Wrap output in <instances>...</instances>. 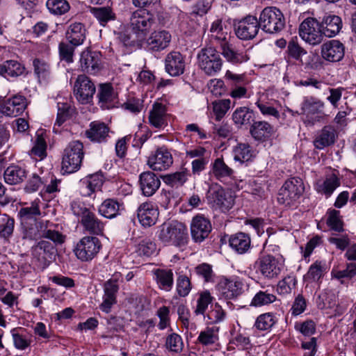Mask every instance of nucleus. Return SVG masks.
I'll list each match as a JSON object with an SVG mask.
<instances>
[{
	"label": "nucleus",
	"mask_w": 356,
	"mask_h": 356,
	"mask_svg": "<svg viewBox=\"0 0 356 356\" xmlns=\"http://www.w3.org/2000/svg\"><path fill=\"white\" fill-rule=\"evenodd\" d=\"M86 30L81 23H74L70 25L66 32L67 42L73 46L82 44L86 39Z\"/></svg>",
	"instance_id": "obj_28"
},
{
	"label": "nucleus",
	"mask_w": 356,
	"mask_h": 356,
	"mask_svg": "<svg viewBox=\"0 0 356 356\" xmlns=\"http://www.w3.org/2000/svg\"><path fill=\"white\" fill-rule=\"evenodd\" d=\"M13 344L15 348L24 350L29 348L32 343L31 334L24 332L22 328H14L10 331Z\"/></svg>",
	"instance_id": "obj_36"
},
{
	"label": "nucleus",
	"mask_w": 356,
	"mask_h": 356,
	"mask_svg": "<svg viewBox=\"0 0 356 356\" xmlns=\"http://www.w3.org/2000/svg\"><path fill=\"white\" fill-rule=\"evenodd\" d=\"M156 244L150 240H143L137 246L136 252L140 256L150 257L156 253Z\"/></svg>",
	"instance_id": "obj_62"
},
{
	"label": "nucleus",
	"mask_w": 356,
	"mask_h": 356,
	"mask_svg": "<svg viewBox=\"0 0 356 356\" xmlns=\"http://www.w3.org/2000/svg\"><path fill=\"white\" fill-rule=\"evenodd\" d=\"M334 141V128L325 127L321 134L314 140V145L318 149H323Z\"/></svg>",
	"instance_id": "obj_49"
},
{
	"label": "nucleus",
	"mask_w": 356,
	"mask_h": 356,
	"mask_svg": "<svg viewBox=\"0 0 356 356\" xmlns=\"http://www.w3.org/2000/svg\"><path fill=\"white\" fill-rule=\"evenodd\" d=\"M197 58L199 67L208 76H216L222 70L223 60L219 52L213 47L202 49Z\"/></svg>",
	"instance_id": "obj_2"
},
{
	"label": "nucleus",
	"mask_w": 356,
	"mask_h": 356,
	"mask_svg": "<svg viewBox=\"0 0 356 356\" xmlns=\"http://www.w3.org/2000/svg\"><path fill=\"white\" fill-rule=\"evenodd\" d=\"M165 346L169 351L179 353L183 349L184 343L181 336L173 332L166 337Z\"/></svg>",
	"instance_id": "obj_53"
},
{
	"label": "nucleus",
	"mask_w": 356,
	"mask_h": 356,
	"mask_svg": "<svg viewBox=\"0 0 356 356\" xmlns=\"http://www.w3.org/2000/svg\"><path fill=\"white\" fill-rule=\"evenodd\" d=\"M334 293L332 289H327L321 292L318 296L317 302L318 307L322 310H332L334 306L333 303Z\"/></svg>",
	"instance_id": "obj_54"
},
{
	"label": "nucleus",
	"mask_w": 356,
	"mask_h": 356,
	"mask_svg": "<svg viewBox=\"0 0 356 356\" xmlns=\"http://www.w3.org/2000/svg\"><path fill=\"white\" fill-rule=\"evenodd\" d=\"M304 192V184L300 179L292 178L285 181L280 190L277 201L286 207L294 205Z\"/></svg>",
	"instance_id": "obj_7"
},
{
	"label": "nucleus",
	"mask_w": 356,
	"mask_h": 356,
	"mask_svg": "<svg viewBox=\"0 0 356 356\" xmlns=\"http://www.w3.org/2000/svg\"><path fill=\"white\" fill-rule=\"evenodd\" d=\"M260 27L266 33H275L283 29L285 19L282 13L276 7H266L258 20Z\"/></svg>",
	"instance_id": "obj_5"
},
{
	"label": "nucleus",
	"mask_w": 356,
	"mask_h": 356,
	"mask_svg": "<svg viewBox=\"0 0 356 356\" xmlns=\"http://www.w3.org/2000/svg\"><path fill=\"white\" fill-rule=\"evenodd\" d=\"M211 231L210 220L203 215L194 216L191 222V234L196 243H201L208 237Z\"/></svg>",
	"instance_id": "obj_16"
},
{
	"label": "nucleus",
	"mask_w": 356,
	"mask_h": 356,
	"mask_svg": "<svg viewBox=\"0 0 356 356\" xmlns=\"http://www.w3.org/2000/svg\"><path fill=\"white\" fill-rule=\"evenodd\" d=\"M252 118L253 112L245 106L237 108L232 114L234 123L238 126L250 124Z\"/></svg>",
	"instance_id": "obj_44"
},
{
	"label": "nucleus",
	"mask_w": 356,
	"mask_h": 356,
	"mask_svg": "<svg viewBox=\"0 0 356 356\" xmlns=\"http://www.w3.org/2000/svg\"><path fill=\"white\" fill-rule=\"evenodd\" d=\"M154 23V15L146 9L134 11L129 19V28L136 40L145 38Z\"/></svg>",
	"instance_id": "obj_3"
},
{
	"label": "nucleus",
	"mask_w": 356,
	"mask_h": 356,
	"mask_svg": "<svg viewBox=\"0 0 356 356\" xmlns=\"http://www.w3.org/2000/svg\"><path fill=\"white\" fill-rule=\"evenodd\" d=\"M122 280V275L116 273L104 283L102 302L99 305V309L103 312L106 314L110 313L113 306L117 303L119 282Z\"/></svg>",
	"instance_id": "obj_8"
},
{
	"label": "nucleus",
	"mask_w": 356,
	"mask_h": 356,
	"mask_svg": "<svg viewBox=\"0 0 356 356\" xmlns=\"http://www.w3.org/2000/svg\"><path fill=\"white\" fill-rule=\"evenodd\" d=\"M260 273L268 279L277 277L284 266V259L282 255L276 257L270 254L264 255L258 260Z\"/></svg>",
	"instance_id": "obj_9"
},
{
	"label": "nucleus",
	"mask_w": 356,
	"mask_h": 356,
	"mask_svg": "<svg viewBox=\"0 0 356 356\" xmlns=\"http://www.w3.org/2000/svg\"><path fill=\"white\" fill-rule=\"evenodd\" d=\"M47 7L55 15H63L70 9V5L66 0H47Z\"/></svg>",
	"instance_id": "obj_57"
},
{
	"label": "nucleus",
	"mask_w": 356,
	"mask_h": 356,
	"mask_svg": "<svg viewBox=\"0 0 356 356\" xmlns=\"http://www.w3.org/2000/svg\"><path fill=\"white\" fill-rule=\"evenodd\" d=\"M277 322L275 316L272 313H266L259 315L254 323L255 327L259 330H268Z\"/></svg>",
	"instance_id": "obj_51"
},
{
	"label": "nucleus",
	"mask_w": 356,
	"mask_h": 356,
	"mask_svg": "<svg viewBox=\"0 0 356 356\" xmlns=\"http://www.w3.org/2000/svg\"><path fill=\"white\" fill-rule=\"evenodd\" d=\"M323 104L319 100L312 97H305L302 103L301 109L304 114L307 115L321 113Z\"/></svg>",
	"instance_id": "obj_48"
},
{
	"label": "nucleus",
	"mask_w": 356,
	"mask_h": 356,
	"mask_svg": "<svg viewBox=\"0 0 356 356\" xmlns=\"http://www.w3.org/2000/svg\"><path fill=\"white\" fill-rule=\"evenodd\" d=\"M218 327H207L204 330L200 332L197 337V341L203 346L214 344L218 341Z\"/></svg>",
	"instance_id": "obj_42"
},
{
	"label": "nucleus",
	"mask_w": 356,
	"mask_h": 356,
	"mask_svg": "<svg viewBox=\"0 0 356 356\" xmlns=\"http://www.w3.org/2000/svg\"><path fill=\"white\" fill-rule=\"evenodd\" d=\"M90 11L99 24L104 26L115 17V13L109 7L92 8Z\"/></svg>",
	"instance_id": "obj_46"
},
{
	"label": "nucleus",
	"mask_w": 356,
	"mask_h": 356,
	"mask_svg": "<svg viewBox=\"0 0 356 356\" xmlns=\"http://www.w3.org/2000/svg\"><path fill=\"white\" fill-rule=\"evenodd\" d=\"M170 308L166 306L159 307L156 315L159 319L157 327L160 330H163L170 326Z\"/></svg>",
	"instance_id": "obj_58"
},
{
	"label": "nucleus",
	"mask_w": 356,
	"mask_h": 356,
	"mask_svg": "<svg viewBox=\"0 0 356 356\" xmlns=\"http://www.w3.org/2000/svg\"><path fill=\"white\" fill-rule=\"evenodd\" d=\"M81 222L84 229L92 234H99L104 229V224L90 211L84 216Z\"/></svg>",
	"instance_id": "obj_35"
},
{
	"label": "nucleus",
	"mask_w": 356,
	"mask_h": 356,
	"mask_svg": "<svg viewBox=\"0 0 356 356\" xmlns=\"http://www.w3.org/2000/svg\"><path fill=\"white\" fill-rule=\"evenodd\" d=\"M231 101L229 99H220L212 102L213 111L216 120H220L230 108Z\"/></svg>",
	"instance_id": "obj_56"
},
{
	"label": "nucleus",
	"mask_w": 356,
	"mask_h": 356,
	"mask_svg": "<svg viewBox=\"0 0 356 356\" xmlns=\"http://www.w3.org/2000/svg\"><path fill=\"white\" fill-rule=\"evenodd\" d=\"M326 273L327 266L325 263L316 261L309 266L307 273L304 275V282L308 284L317 282Z\"/></svg>",
	"instance_id": "obj_32"
},
{
	"label": "nucleus",
	"mask_w": 356,
	"mask_h": 356,
	"mask_svg": "<svg viewBox=\"0 0 356 356\" xmlns=\"http://www.w3.org/2000/svg\"><path fill=\"white\" fill-rule=\"evenodd\" d=\"M316 189L318 193L330 197L334 191V177H330L323 181H318L316 185Z\"/></svg>",
	"instance_id": "obj_63"
},
{
	"label": "nucleus",
	"mask_w": 356,
	"mask_h": 356,
	"mask_svg": "<svg viewBox=\"0 0 356 356\" xmlns=\"http://www.w3.org/2000/svg\"><path fill=\"white\" fill-rule=\"evenodd\" d=\"M234 159L241 163L251 161L257 154L256 151L248 143H239L233 149Z\"/></svg>",
	"instance_id": "obj_33"
},
{
	"label": "nucleus",
	"mask_w": 356,
	"mask_h": 356,
	"mask_svg": "<svg viewBox=\"0 0 356 356\" xmlns=\"http://www.w3.org/2000/svg\"><path fill=\"white\" fill-rule=\"evenodd\" d=\"M15 220L7 214H0V236L5 238L11 236L14 230Z\"/></svg>",
	"instance_id": "obj_55"
},
{
	"label": "nucleus",
	"mask_w": 356,
	"mask_h": 356,
	"mask_svg": "<svg viewBox=\"0 0 356 356\" xmlns=\"http://www.w3.org/2000/svg\"><path fill=\"white\" fill-rule=\"evenodd\" d=\"M250 133L255 140L266 141L274 134L275 129L267 122L258 121L252 125Z\"/></svg>",
	"instance_id": "obj_27"
},
{
	"label": "nucleus",
	"mask_w": 356,
	"mask_h": 356,
	"mask_svg": "<svg viewBox=\"0 0 356 356\" xmlns=\"http://www.w3.org/2000/svg\"><path fill=\"white\" fill-rule=\"evenodd\" d=\"M33 66L35 73L40 81H46L49 77V65L47 62L36 58L33 60Z\"/></svg>",
	"instance_id": "obj_60"
},
{
	"label": "nucleus",
	"mask_w": 356,
	"mask_h": 356,
	"mask_svg": "<svg viewBox=\"0 0 356 356\" xmlns=\"http://www.w3.org/2000/svg\"><path fill=\"white\" fill-rule=\"evenodd\" d=\"M76 99L81 104L90 102L95 92V86L92 81L86 75L78 76L74 87Z\"/></svg>",
	"instance_id": "obj_13"
},
{
	"label": "nucleus",
	"mask_w": 356,
	"mask_h": 356,
	"mask_svg": "<svg viewBox=\"0 0 356 356\" xmlns=\"http://www.w3.org/2000/svg\"><path fill=\"white\" fill-rule=\"evenodd\" d=\"M41 212L36 202H33L30 206L22 207L18 212V216L22 225H27L29 221L35 222L36 218Z\"/></svg>",
	"instance_id": "obj_38"
},
{
	"label": "nucleus",
	"mask_w": 356,
	"mask_h": 356,
	"mask_svg": "<svg viewBox=\"0 0 356 356\" xmlns=\"http://www.w3.org/2000/svg\"><path fill=\"white\" fill-rule=\"evenodd\" d=\"M355 277H356V263L354 262L348 263L346 269L335 273V279L345 289L348 288L350 280Z\"/></svg>",
	"instance_id": "obj_41"
},
{
	"label": "nucleus",
	"mask_w": 356,
	"mask_h": 356,
	"mask_svg": "<svg viewBox=\"0 0 356 356\" xmlns=\"http://www.w3.org/2000/svg\"><path fill=\"white\" fill-rule=\"evenodd\" d=\"M171 34L165 30L152 32L147 38V47L152 51H159L167 48L171 41Z\"/></svg>",
	"instance_id": "obj_20"
},
{
	"label": "nucleus",
	"mask_w": 356,
	"mask_h": 356,
	"mask_svg": "<svg viewBox=\"0 0 356 356\" xmlns=\"http://www.w3.org/2000/svg\"><path fill=\"white\" fill-rule=\"evenodd\" d=\"M24 226V238H28L30 240H36L40 237H44L51 240L54 243H62L64 242L65 237L57 231L54 230H44L40 231L38 229V225L36 222L34 225H31L30 227Z\"/></svg>",
	"instance_id": "obj_17"
},
{
	"label": "nucleus",
	"mask_w": 356,
	"mask_h": 356,
	"mask_svg": "<svg viewBox=\"0 0 356 356\" xmlns=\"http://www.w3.org/2000/svg\"><path fill=\"white\" fill-rule=\"evenodd\" d=\"M173 163L171 153L165 147H161L152 152L147 159L148 166L153 170L162 171L168 169Z\"/></svg>",
	"instance_id": "obj_14"
},
{
	"label": "nucleus",
	"mask_w": 356,
	"mask_h": 356,
	"mask_svg": "<svg viewBox=\"0 0 356 356\" xmlns=\"http://www.w3.org/2000/svg\"><path fill=\"white\" fill-rule=\"evenodd\" d=\"M140 188L145 196H151L156 193L161 185L159 178L152 172H145L139 177Z\"/></svg>",
	"instance_id": "obj_25"
},
{
	"label": "nucleus",
	"mask_w": 356,
	"mask_h": 356,
	"mask_svg": "<svg viewBox=\"0 0 356 356\" xmlns=\"http://www.w3.org/2000/svg\"><path fill=\"white\" fill-rule=\"evenodd\" d=\"M299 33L303 40L312 45L319 44L323 35L319 22L312 17H308L301 23Z\"/></svg>",
	"instance_id": "obj_11"
},
{
	"label": "nucleus",
	"mask_w": 356,
	"mask_h": 356,
	"mask_svg": "<svg viewBox=\"0 0 356 356\" xmlns=\"http://www.w3.org/2000/svg\"><path fill=\"white\" fill-rule=\"evenodd\" d=\"M317 226L323 232L334 230V209H329L326 215L318 222Z\"/></svg>",
	"instance_id": "obj_64"
},
{
	"label": "nucleus",
	"mask_w": 356,
	"mask_h": 356,
	"mask_svg": "<svg viewBox=\"0 0 356 356\" xmlns=\"http://www.w3.org/2000/svg\"><path fill=\"white\" fill-rule=\"evenodd\" d=\"M210 33L211 38L215 40L220 41L221 43L227 42L226 41L227 32L221 19H216L212 22Z\"/></svg>",
	"instance_id": "obj_50"
},
{
	"label": "nucleus",
	"mask_w": 356,
	"mask_h": 356,
	"mask_svg": "<svg viewBox=\"0 0 356 356\" xmlns=\"http://www.w3.org/2000/svg\"><path fill=\"white\" fill-rule=\"evenodd\" d=\"M140 223L145 227H151L156 222L159 217V210L150 202L142 204L137 211Z\"/></svg>",
	"instance_id": "obj_21"
},
{
	"label": "nucleus",
	"mask_w": 356,
	"mask_h": 356,
	"mask_svg": "<svg viewBox=\"0 0 356 356\" xmlns=\"http://www.w3.org/2000/svg\"><path fill=\"white\" fill-rule=\"evenodd\" d=\"M57 118L55 125L61 126L72 114L73 108L67 99H58L57 101Z\"/></svg>",
	"instance_id": "obj_39"
},
{
	"label": "nucleus",
	"mask_w": 356,
	"mask_h": 356,
	"mask_svg": "<svg viewBox=\"0 0 356 356\" xmlns=\"http://www.w3.org/2000/svg\"><path fill=\"white\" fill-rule=\"evenodd\" d=\"M84 156L83 143L79 140L70 142L64 149L62 169L66 173L77 171L81 165Z\"/></svg>",
	"instance_id": "obj_4"
},
{
	"label": "nucleus",
	"mask_w": 356,
	"mask_h": 356,
	"mask_svg": "<svg viewBox=\"0 0 356 356\" xmlns=\"http://www.w3.org/2000/svg\"><path fill=\"white\" fill-rule=\"evenodd\" d=\"M109 128L104 122H92L90 129L86 131V135L91 141L102 143L106 141L109 136Z\"/></svg>",
	"instance_id": "obj_26"
},
{
	"label": "nucleus",
	"mask_w": 356,
	"mask_h": 356,
	"mask_svg": "<svg viewBox=\"0 0 356 356\" xmlns=\"http://www.w3.org/2000/svg\"><path fill=\"white\" fill-rule=\"evenodd\" d=\"M219 290L227 299H232L238 296L243 289V284L239 280H225L219 283Z\"/></svg>",
	"instance_id": "obj_29"
},
{
	"label": "nucleus",
	"mask_w": 356,
	"mask_h": 356,
	"mask_svg": "<svg viewBox=\"0 0 356 356\" xmlns=\"http://www.w3.org/2000/svg\"><path fill=\"white\" fill-rule=\"evenodd\" d=\"M276 300L275 296L266 291H259L255 294L251 301V305L254 307H261L265 305L270 304Z\"/></svg>",
	"instance_id": "obj_59"
},
{
	"label": "nucleus",
	"mask_w": 356,
	"mask_h": 356,
	"mask_svg": "<svg viewBox=\"0 0 356 356\" xmlns=\"http://www.w3.org/2000/svg\"><path fill=\"white\" fill-rule=\"evenodd\" d=\"M149 124L156 129H163L168 125L167 108L165 105L155 102L149 113Z\"/></svg>",
	"instance_id": "obj_24"
},
{
	"label": "nucleus",
	"mask_w": 356,
	"mask_h": 356,
	"mask_svg": "<svg viewBox=\"0 0 356 356\" xmlns=\"http://www.w3.org/2000/svg\"><path fill=\"white\" fill-rule=\"evenodd\" d=\"M220 53L227 62L234 65H239L250 60L246 49H236L228 42L220 43Z\"/></svg>",
	"instance_id": "obj_19"
},
{
	"label": "nucleus",
	"mask_w": 356,
	"mask_h": 356,
	"mask_svg": "<svg viewBox=\"0 0 356 356\" xmlns=\"http://www.w3.org/2000/svg\"><path fill=\"white\" fill-rule=\"evenodd\" d=\"M208 203L223 212L229 211L234 204V197L218 184H211L207 194Z\"/></svg>",
	"instance_id": "obj_6"
},
{
	"label": "nucleus",
	"mask_w": 356,
	"mask_h": 356,
	"mask_svg": "<svg viewBox=\"0 0 356 356\" xmlns=\"http://www.w3.org/2000/svg\"><path fill=\"white\" fill-rule=\"evenodd\" d=\"M81 70L90 74H97L102 68V54L99 51L84 50L79 59Z\"/></svg>",
	"instance_id": "obj_15"
},
{
	"label": "nucleus",
	"mask_w": 356,
	"mask_h": 356,
	"mask_svg": "<svg viewBox=\"0 0 356 356\" xmlns=\"http://www.w3.org/2000/svg\"><path fill=\"white\" fill-rule=\"evenodd\" d=\"M185 62L178 51H171L165 58V69L170 76H177L184 73Z\"/></svg>",
	"instance_id": "obj_23"
},
{
	"label": "nucleus",
	"mask_w": 356,
	"mask_h": 356,
	"mask_svg": "<svg viewBox=\"0 0 356 356\" xmlns=\"http://www.w3.org/2000/svg\"><path fill=\"white\" fill-rule=\"evenodd\" d=\"M26 106V98L22 95H16L1 103L0 112L6 116L16 117L24 112Z\"/></svg>",
	"instance_id": "obj_18"
},
{
	"label": "nucleus",
	"mask_w": 356,
	"mask_h": 356,
	"mask_svg": "<svg viewBox=\"0 0 356 356\" xmlns=\"http://www.w3.org/2000/svg\"><path fill=\"white\" fill-rule=\"evenodd\" d=\"M101 248L99 240L94 236H85L76 244L74 251L76 257L82 261L92 260Z\"/></svg>",
	"instance_id": "obj_10"
},
{
	"label": "nucleus",
	"mask_w": 356,
	"mask_h": 356,
	"mask_svg": "<svg viewBox=\"0 0 356 356\" xmlns=\"http://www.w3.org/2000/svg\"><path fill=\"white\" fill-rule=\"evenodd\" d=\"M188 173L186 171L177 172L165 177V183L172 186H182L188 179Z\"/></svg>",
	"instance_id": "obj_61"
},
{
	"label": "nucleus",
	"mask_w": 356,
	"mask_h": 356,
	"mask_svg": "<svg viewBox=\"0 0 356 356\" xmlns=\"http://www.w3.org/2000/svg\"><path fill=\"white\" fill-rule=\"evenodd\" d=\"M123 206L113 199L104 200L99 207V213L105 218H113L120 213Z\"/></svg>",
	"instance_id": "obj_37"
},
{
	"label": "nucleus",
	"mask_w": 356,
	"mask_h": 356,
	"mask_svg": "<svg viewBox=\"0 0 356 356\" xmlns=\"http://www.w3.org/2000/svg\"><path fill=\"white\" fill-rule=\"evenodd\" d=\"M213 298L209 291H204L201 293L197 300L196 306L194 309V314L196 316L203 315L204 316L205 312L208 309L209 305L211 304Z\"/></svg>",
	"instance_id": "obj_52"
},
{
	"label": "nucleus",
	"mask_w": 356,
	"mask_h": 356,
	"mask_svg": "<svg viewBox=\"0 0 356 356\" xmlns=\"http://www.w3.org/2000/svg\"><path fill=\"white\" fill-rule=\"evenodd\" d=\"M97 97L99 105L103 109H111L115 107L118 104V94L110 83L99 85Z\"/></svg>",
	"instance_id": "obj_22"
},
{
	"label": "nucleus",
	"mask_w": 356,
	"mask_h": 356,
	"mask_svg": "<svg viewBox=\"0 0 356 356\" xmlns=\"http://www.w3.org/2000/svg\"><path fill=\"white\" fill-rule=\"evenodd\" d=\"M225 312L218 303L211 305L210 309L204 318L207 323H218L224 321L225 318Z\"/></svg>",
	"instance_id": "obj_45"
},
{
	"label": "nucleus",
	"mask_w": 356,
	"mask_h": 356,
	"mask_svg": "<svg viewBox=\"0 0 356 356\" xmlns=\"http://www.w3.org/2000/svg\"><path fill=\"white\" fill-rule=\"evenodd\" d=\"M25 67L17 60H9L0 65V75L5 78H15L25 73Z\"/></svg>",
	"instance_id": "obj_30"
},
{
	"label": "nucleus",
	"mask_w": 356,
	"mask_h": 356,
	"mask_svg": "<svg viewBox=\"0 0 356 356\" xmlns=\"http://www.w3.org/2000/svg\"><path fill=\"white\" fill-rule=\"evenodd\" d=\"M26 176V170L17 165L9 166L4 172L5 181L11 185L21 183Z\"/></svg>",
	"instance_id": "obj_40"
},
{
	"label": "nucleus",
	"mask_w": 356,
	"mask_h": 356,
	"mask_svg": "<svg viewBox=\"0 0 356 356\" xmlns=\"http://www.w3.org/2000/svg\"><path fill=\"white\" fill-rule=\"evenodd\" d=\"M159 238L165 244L181 246L186 243L188 232L186 226L178 221H172L161 225Z\"/></svg>",
	"instance_id": "obj_1"
},
{
	"label": "nucleus",
	"mask_w": 356,
	"mask_h": 356,
	"mask_svg": "<svg viewBox=\"0 0 356 356\" xmlns=\"http://www.w3.org/2000/svg\"><path fill=\"white\" fill-rule=\"evenodd\" d=\"M211 172L218 179L230 177L234 171L229 168L222 159H216L213 165Z\"/></svg>",
	"instance_id": "obj_43"
},
{
	"label": "nucleus",
	"mask_w": 356,
	"mask_h": 356,
	"mask_svg": "<svg viewBox=\"0 0 356 356\" xmlns=\"http://www.w3.org/2000/svg\"><path fill=\"white\" fill-rule=\"evenodd\" d=\"M33 252L44 260H49L52 259L55 248L51 243L42 240L33 248Z\"/></svg>",
	"instance_id": "obj_47"
},
{
	"label": "nucleus",
	"mask_w": 356,
	"mask_h": 356,
	"mask_svg": "<svg viewBox=\"0 0 356 356\" xmlns=\"http://www.w3.org/2000/svg\"><path fill=\"white\" fill-rule=\"evenodd\" d=\"M153 273L159 289L166 291L172 289L173 286V273L171 270L156 269Z\"/></svg>",
	"instance_id": "obj_34"
},
{
	"label": "nucleus",
	"mask_w": 356,
	"mask_h": 356,
	"mask_svg": "<svg viewBox=\"0 0 356 356\" xmlns=\"http://www.w3.org/2000/svg\"><path fill=\"white\" fill-rule=\"evenodd\" d=\"M259 24L256 17L248 15L234 23L236 35L241 40L253 39L259 31Z\"/></svg>",
	"instance_id": "obj_12"
},
{
	"label": "nucleus",
	"mask_w": 356,
	"mask_h": 356,
	"mask_svg": "<svg viewBox=\"0 0 356 356\" xmlns=\"http://www.w3.org/2000/svg\"><path fill=\"white\" fill-rule=\"evenodd\" d=\"M229 242L230 247L238 254L245 253L250 249L251 244L250 236L243 232L232 235Z\"/></svg>",
	"instance_id": "obj_31"
}]
</instances>
